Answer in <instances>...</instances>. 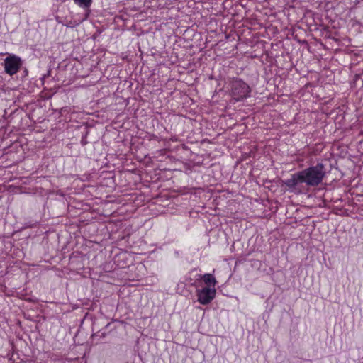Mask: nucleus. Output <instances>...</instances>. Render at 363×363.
Here are the masks:
<instances>
[{
    "instance_id": "1",
    "label": "nucleus",
    "mask_w": 363,
    "mask_h": 363,
    "mask_svg": "<svg viewBox=\"0 0 363 363\" xmlns=\"http://www.w3.org/2000/svg\"><path fill=\"white\" fill-rule=\"evenodd\" d=\"M327 174L326 167L322 162L310 166L291 175L284 180V184L296 194L304 193L309 187H317L323 181Z\"/></svg>"
},
{
    "instance_id": "2",
    "label": "nucleus",
    "mask_w": 363,
    "mask_h": 363,
    "mask_svg": "<svg viewBox=\"0 0 363 363\" xmlns=\"http://www.w3.org/2000/svg\"><path fill=\"white\" fill-rule=\"evenodd\" d=\"M230 95L236 101H240L250 96L251 89L243 80L238 78L232 79L230 84Z\"/></svg>"
},
{
    "instance_id": "3",
    "label": "nucleus",
    "mask_w": 363,
    "mask_h": 363,
    "mask_svg": "<svg viewBox=\"0 0 363 363\" xmlns=\"http://www.w3.org/2000/svg\"><path fill=\"white\" fill-rule=\"evenodd\" d=\"M22 65V61L20 57L16 55H10L4 60V67L6 73L9 75L16 74L21 66Z\"/></svg>"
},
{
    "instance_id": "4",
    "label": "nucleus",
    "mask_w": 363,
    "mask_h": 363,
    "mask_svg": "<svg viewBox=\"0 0 363 363\" xmlns=\"http://www.w3.org/2000/svg\"><path fill=\"white\" fill-rule=\"evenodd\" d=\"M196 295L198 301L203 305H206L211 303L214 298L216 289L211 287H203L201 289L196 290Z\"/></svg>"
},
{
    "instance_id": "5",
    "label": "nucleus",
    "mask_w": 363,
    "mask_h": 363,
    "mask_svg": "<svg viewBox=\"0 0 363 363\" xmlns=\"http://www.w3.org/2000/svg\"><path fill=\"white\" fill-rule=\"evenodd\" d=\"M200 277L207 285L206 287L215 288L216 280L211 274H205L203 276L200 275Z\"/></svg>"
},
{
    "instance_id": "6",
    "label": "nucleus",
    "mask_w": 363,
    "mask_h": 363,
    "mask_svg": "<svg viewBox=\"0 0 363 363\" xmlns=\"http://www.w3.org/2000/svg\"><path fill=\"white\" fill-rule=\"evenodd\" d=\"M74 1L79 6L84 9H89L92 3V0H74Z\"/></svg>"
},
{
    "instance_id": "7",
    "label": "nucleus",
    "mask_w": 363,
    "mask_h": 363,
    "mask_svg": "<svg viewBox=\"0 0 363 363\" xmlns=\"http://www.w3.org/2000/svg\"><path fill=\"white\" fill-rule=\"evenodd\" d=\"M82 143L83 145H85V144H86L85 140H82Z\"/></svg>"
}]
</instances>
